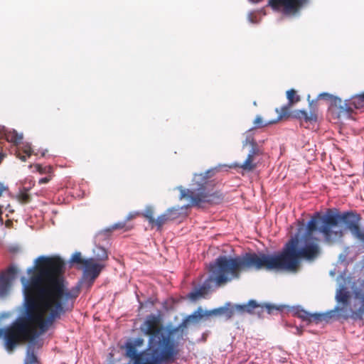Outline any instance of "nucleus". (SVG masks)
<instances>
[{
  "label": "nucleus",
  "mask_w": 364,
  "mask_h": 364,
  "mask_svg": "<svg viewBox=\"0 0 364 364\" xmlns=\"http://www.w3.org/2000/svg\"><path fill=\"white\" fill-rule=\"evenodd\" d=\"M360 220V215L352 211L343 213L328 212L324 215L316 213L308 221L303 237L291 238L277 255L247 252L235 257L219 256L213 263L210 264L206 289L210 287L208 283L210 282L220 287L233 279H239L242 272L261 269L296 271L301 259L311 262L321 254L320 240L313 237L315 232L323 235L326 243L333 245L343 238V225L358 239L362 232Z\"/></svg>",
  "instance_id": "1"
},
{
  "label": "nucleus",
  "mask_w": 364,
  "mask_h": 364,
  "mask_svg": "<svg viewBox=\"0 0 364 364\" xmlns=\"http://www.w3.org/2000/svg\"><path fill=\"white\" fill-rule=\"evenodd\" d=\"M36 274L24 284L25 309L9 326L0 329L6 349L34 341L65 313L71 311L80 288H68L63 274L65 262L58 256H41L37 259Z\"/></svg>",
  "instance_id": "2"
},
{
  "label": "nucleus",
  "mask_w": 364,
  "mask_h": 364,
  "mask_svg": "<svg viewBox=\"0 0 364 364\" xmlns=\"http://www.w3.org/2000/svg\"><path fill=\"white\" fill-rule=\"evenodd\" d=\"M263 154L260 148L251 149L242 164L234 163L230 165L222 164L218 167L208 169L205 173L194 174L191 183V188L185 189L178 187L180 191V199L186 198L190 200L191 206L200 207L203 203L218 204L223 200V195L220 191H213V181L209 179L222 168H240L245 171H252L257 164L255 157Z\"/></svg>",
  "instance_id": "3"
},
{
  "label": "nucleus",
  "mask_w": 364,
  "mask_h": 364,
  "mask_svg": "<svg viewBox=\"0 0 364 364\" xmlns=\"http://www.w3.org/2000/svg\"><path fill=\"white\" fill-rule=\"evenodd\" d=\"M210 316H212L211 311H203L200 306L193 314L183 318L177 326L165 327L161 323V331L168 341L176 359L180 354L181 348L186 340L188 326L198 323L204 318Z\"/></svg>",
  "instance_id": "4"
},
{
  "label": "nucleus",
  "mask_w": 364,
  "mask_h": 364,
  "mask_svg": "<svg viewBox=\"0 0 364 364\" xmlns=\"http://www.w3.org/2000/svg\"><path fill=\"white\" fill-rule=\"evenodd\" d=\"M311 3V0H268L269 5L288 17H298Z\"/></svg>",
  "instance_id": "5"
},
{
  "label": "nucleus",
  "mask_w": 364,
  "mask_h": 364,
  "mask_svg": "<svg viewBox=\"0 0 364 364\" xmlns=\"http://www.w3.org/2000/svg\"><path fill=\"white\" fill-rule=\"evenodd\" d=\"M326 100L331 102V105L336 107L338 110V104L335 103V99H340L339 97H334L333 95L323 92L318 95L317 100H312L309 103L310 112L308 113L306 110L296 109L291 113V117L294 119L300 121H304L306 122H316L318 119V109L316 107V103L318 100Z\"/></svg>",
  "instance_id": "6"
},
{
  "label": "nucleus",
  "mask_w": 364,
  "mask_h": 364,
  "mask_svg": "<svg viewBox=\"0 0 364 364\" xmlns=\"http://www.w3.org/2000/svg\"><path fill=\"white\" fill-rule=\"evenodd\" d=\"M335 103L338 104V118L350 119L354 113V109L364 108V92L355 95L345 102L341 99H335Z\"/></svg>",
  "instance_id": "7"
},
{
  "label": "nucleus",
  "mask_w": 364,
  "mask_h": 364,
  "mask_svg": "<svg viewBox=\"0 0 364 364\" xmlns=\"http://www.w3.org/2000/svg\"><path fill=\"white\" fill-rule=\"evenodd\" d=\"M100 254H97L95 258H89V262L85 263L84 267V274L86 277L95 279L105 267V264L101 262L107 259L108 256L105 249L100 247Z\"/></svg>",
  "instance_id": "8"
},
{
  "label": "nucleus",
  "mask_w": 364,
  "mask_h": 364,
  "mask_svg": "<svg viewBox=\"0 0 364 364\" xmlns=\"http://www.w3.org/2000/svg\"><path fill=\"white\" fill-rule=\"evenodd\" d=\"M294 314L295 316L301 318L302 321H307L308 323L314 322L315 323H318L322 321L328 322L333 318L335 312L334 311H330L323 314H311L301 308L297 307L294 309Z\"/></svg>",
  "instance_id": "9"
},
{
  "label": "nucleus",
  "mask_w": 364,
  "mask_h": 364,
  "mask_svg": "<svg viewBox=\"0 0 364 364\" xmlns=\"http://www.w3.org/2000/svg\"><path fill=\"white\" fill-rule=\"evenodd\" d=\"M17 274V269L10 267L5 273L0 275V296H5L11 287L12 281Z\"/></svg>",
  "instance_id": "10"
},
{
  "label": "nucleus",
  "mask_w": 364,
  "mask_h": 364,
  "mask_svg": "<svg viewBox=\"0 0 364 364\" xmlns=\"http://www.w3.org/2000/svg\"><path fill=\"white\" fill-rule=\"evenodd\" d=\"M264 309H265L269 314H271L273 311V310H279V308L276 307L274 305L271 304H264V305H260L257 304V302L255 300H250L249 302L246 304V312L250 314L257 313L259 315L264 311Z\"/></svg>",
  "instance_id": "11"
},
{
  "label": "nucleus",
  "mask_w": 364,
  "mask_h": 364,
  "mask_svg": "<svg viewBox=\"0 0 364 364\" xmlns=\"http://www.w3.org/2000/svg\"><path fill=\"white\" fill-rule=\"evenodd\" d=\"M354 298L361 303V306L356 310L352 311V318L361 320L364 316V289L355 288L353 289Z\"/></svg>",
  "instance_id": "12"
},
{
  "label": "nucleus",
  "mask_w": 364,
  "mask_h": 364,
  "mask_svg": "<svg viewBox=\"0 0 364 364\" xmlns=\"http://www.w3.org/2000/svg\"><path fill=\"white\" fill-rule=\"evenodd\" d=\"M4 138L9 142L18 144L23 139V136L18 134L15 130H5Z\"/></svg>",
  "instance_id": "13"
},
{
  "label": "nucleus",
  "mask_w": 364,
  "mask_h": 364,
  "mask_svg": "<svg viewBox=\"0 0 364 364\" xmlns=\"http://www.w3.org/2000/svg\"><path fill=\"white\" fill-rule=\"evenodd\" d=\"M33 154V150L31 144H26L18 150L16 152V156L22 161H26Z\"/></svg>",
  "instance_id": "14"
},
{
  "label": "nucleus",
  "mask_w": 364,
  "mask_h": 364,
  "mask_svg": "<svg viewBox=\"0 0 364 364\" xmlns=\"http://www.w3.org/2000/svg\"><path fill=\"white\" fill-rule=\"evenodd\" d=\"M350 298V292L344 287L339 289L336 292V299L337 301L342 303L343 305L348 304Z\"/></svg>",
  "instance_id": "15"
},
{
  "label": "nucleus",
  "mask_w": 364,
  "mask_h": 364,
  "mask_svg": "<svg viewBox=\"0 0 364 364\" xmlns=\"http://www.w3.org/2000/svg\"><path fill=\"white\" fill-rule=\"evenodd\" d=\"M211 314L212 316L224 315L226 319H230L235 314V310L233 308L220 307L218 309L211 310Z\"/></svg>",
  "instance_id": "16"
},
{
  "label": "nucleus",
  "mask_w": 364,
  "mask_h": 364,
  "mask_svg": "<svg viewBox=\"0 0 364 364\" xmlns=\"http://www.w3.org/2000/svg\"><path fill=\"white\" fill-rule=\"evenodd\" d=\"M252 132V129H250L245 133V139L242 142V146H246L250 145L251 146V149H254L255 147L259 148L257 141L254 139Z\"/></svg>",
  "instance_id": "17"
},
{
  "label": "nucleus",
  "mask_w": 364,
  "mask_h": 364,
  "mask_svg": "<svg viewBox=\"0 0 364 364\" xmlns=\"http://www.w3.org/2000/svg\"><path fill=\"white\" fill-rule=\"evenodd\" d=\"M274 123L275 121L272 120L264 121L260 115H257L253 122L254 127L252 129H260Z\"/></svg>",
  "instance_id": "18"
},
{
  "label": "nucleus",
  "mask_w": 364,
  "mask_h": 364,
  "mask_svg": "<svg viewBox=\"0 0 364 364\" xmlns=\"http://www.w3.org/2000/svg\"><path fill=\"white\" fill-rule=\"evenodd\" d=\"M287 97L289 101V106L294 105V104L299 102L301 100L300 97L296 94V91L294 89H291L287 92Z\"/></svg>",
  "instance_id": "19"
},
{
  "label": "nucleus",
  "mask_w": 364,
  "mask_h": 364,
  "mask_svg": "<svg viewBox=\"0 0 364 364\" xmlns=\"http://www.w3.org/2000/svg\"><path fill=\"white\" fill-rule=\"evenodd\" d=\"M165 213L167 215V218L169 221H172L179 218L181 215V208L175 207L168 208L165 212Z\"/></svg>",
  "instance_id": "20"
},
{
  "label": "nucleus",
  "mask_w": 364,
  "mask_h": 364,
  "mask_svg": "<svg viewBox=\"0 0 364 364\" xmlns=\"http://www.w3.org/2000/svg\"><path fill=\"white\" fill-rule=\"evenodd\" d=\"M18 201L24 205L31 201V196L27 193L26 190L21 191L17 196Z\"/></svg>",
  "instance_id": "21"
},
{
  "label": "nucleus",
  "mask_w": 364,
  "mask_h": 364,
  "mask_svg": "<svg viewBox=\"0 0 364 364\" xmlns=\"http://www.w3.org/2000/svg\"><path fill=\"white\" fill-rule=\"evenodd\" d=\"M168 221L169 220L167 218V215L164 213V214L159 215L156 219L154 220V226H156L157 230H160L162 226Z\"/></svg>",
  "instance_id": "22"
},
{
  "label": "nucleus",
  "mask_w": 364,
  "mask_h": 364,
  "mask_svg": "<svg viewBox=\"0 0 364 364\" xmlns=\"http://www.w3.org/2000/svg\"><path fill=\"white\" fill-rule=\"evenodd\" d=\"M142 215L149 221V223L151 226H154V221L155 218H154L153 208L151 207H147Z\"/></svg>",
  "instance_id": "23"
},
{
  "label": "nucleus",
  "mask_w": 364,
  "mask_h": 364,
  "mask_svg": "<svg viewBox=\"0 0 364 364\" xmlns=\"http://www.w3.org/2000/svg\"><path fill=\"white\" fill-rule=\"evenodd\" d=\"M70 262L73 263L82 264L85 266V263L89 262L87 259H83L80 252H75L73 255Z\"/></svg>",
  "instance_id": "24"
},
{
  "label": "nucleus",
  "mask_w": 364,
  "mask_h": 364,
  "mask_svg": "<svg viewBox=\"0 0 364 364\" xmlns=\"http://www.w3.org/2000/svg\"><path fill=\"white\" fill-rule=\"evenodd\" d=\"M36 170L41 174H51L53 172V168L51 166H42L37 164L34 165Z\"/></svg>",
  "instance_id": "25"
},
{
  "label": "nucleus",
  "mask_w": 364,
  "mask_h": 364,
  "mask_svg": "<svg viewBox=\"0 0 364 364\" xmlns=\"http://www.w3.org/2000/svg\"><path fill=\"white\" fill-rule=\"evenodd\" d=\"M38 358L33 352L28 351L23 364H37Z\"/></svg>",
  "instance_id": "26"
},
{
  "label": "nucleus",
  "mask_w": 364,
  "mask_h": 364,
  "mask_svg": "<svg viewBox=\"0 0 364 364\" xmlns=\"http://www.w3.org/2000/svg\"><path fill=\"white\" fill-rule=\"evenodd\" d=\"M291 106H289V105H286V106H284L281 108V113H279L277 119L275 121V123L277 122L278 121H279L281 119H282L283 117H289L290 116V114H289V108L291 107Z\"/></svg>",
  "instance_id": "27"
},
{
  "label": "nucleus",
  "mask_w": 364,
  "mask_h": 364,
  "mask_svg": "<svg viewBox=\"0 0 364 364\" xmlns=\"http://www.w3.org/2000/svg\"><path fill=\"white\" fill-rule=\"evenodd\" d=\"M235 311L243 314L246 312V304H237L234 306Z\"/></svg>",
  "instance_id": "28"
},
{
  "label": "nucleus",
  "mask_w": 364,
  "mask_h": 364,
  "mask_svg": "<svg viewBox=\"0 0 364 364\" xmlns=\"http://www.w3.org/2000/svg\"><path fill=\"white\" fill-rule=\"evenodd\" d=\"M126 228V223L125 222H119L117 223L114 224L112 226V230H118V229H124Z\"/></svg>",
  "instance_id": "29"
},
{
  "label": "nucleus",
  "mask_w": 364,
  "mask_h": 364,
  "mask_svg": "<svg viewBox=\"0 0 364 364\" xmlns=\"http://www.w3.org/2000/svg\"><path fill=\"white\" fill-rule=\"evenodd\" d=\"M51 178H52L51 176L44 177V178H41L39 180L38 183H39V184L47 183L51 180Z\"/></svg>",
  "instance_id": "30"
},
{
  "label": "nucleus",
  "mask_w": 364,
  "mask_h": 364,
  "mask_svg": "<svg viewBox=\"0 0 364 364\" xmlns=\"http://www.w3.org/2000/svg\"><path fill=\"white\" fill-rule=\"evenodd\" d=\"M2 208H3V205H0V223H1V224H2L4 223V220L2 218V214H3Z\"/></svg>",
  "instance_id": "31"
},
{
  "label": "nucleus",
  "mask_w": 364,
  "mask_h": 364,
  "mask_svg": "<svg viewBox=\"0 0 364 364\" xmlns=\"http://www.w3.org/2000/svg\"><path fill=\"white\" fill-rule=\"evenodd\" d=\"M6 190V188L4 187V186L0 183V197L1 196L3 192Z\"/></svg>",
  "instance_id": "32"
},
{
  "label": "nucleus",
  "mask_w": 364,
  "mask_h": 364,
  "mask_svg": "<svg viewBox=\"0 0 364 364\" xmlns=\"http://www.w3.org/2000/svg\"><path fill=\"white\" fill-rule=\"evenodd\" d=\"M296 332L295 333H296V334H298L299 336L302 335L303 330L301 328L296 327Z\"/></svg>",
  "instance_id": "33"
},
{
  "label": "nucleus",
  "mask_w": 364,
  "mask_h": 364,
  "mask_svg": "<svg viewBox=\"0 0 364 364\" xmlns=\"http://www.w3.org/2000/svg\"><path fill=\"white\" fill-rule=\"evenodd\" d=\"M358 239L363 242H364V232L362 231V232L360 233Z\"/></svg>",
  "instance_id": "34"
},
{
  "label": "nucleus",
  "mask_w": 364,
  "mask_h": 364,
  "mask_svg": "<svg viewBox=\"0 0 364 364\" xmlns=\"http://www.w3.org/2000/svg\"><path fill=\"white\" fill-rule=\"evenodd\" d=\"M6 208L9 210L10 213H14V210L11 209V205L9 204L6 207Z\"/></svg>",
  "instance_id": "35"
},
{
  "label": "nucleus",
  "mask_w": 364,
  "mask_h": 364,
  "mask_svg": "<svg viewBox=\"0 0 364 364\" xmlns=\"http://www.w3.org/2000/svg\"><path fill=\"white\" fill-rule=\"evenodd\" d=\"M33 272V269L30 268L28 269V273H31Z\"/></svg>",
  "instance_id": "36"
},
{
  "label": "nucleus",
  "mask_w": 364,
  "mask_h": 364,
  "mask_svg": "<svg viewBox=\"0 0 364 364\" xmlns=\"http://www.w3.org/2000/svg\"><path fill=\"white\" fill-rule=\"evenodd\" d=\"M3 157H4V155H1L0 156V164L1 163Z\"/></svg>",
  "instance_id": "37"
}]
</instances>
